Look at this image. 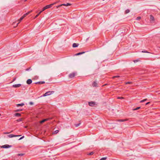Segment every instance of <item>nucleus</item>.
<instances>
[{
    "label": "nucleus",
    "instance_id": "nucleus-1",
    "mask_svg": "<svg viewBox=\"0 0 160 160\" xmlns=\"http://www.w3.org/2000/svg\"><path fill=\"white\" fill-rule=\"evenodd\" d=\"M32 10H31L30 11L24 14V15L22 16L21 17V18H20V19L18 20V22L17 23V25H18L25 17H26L27 15H28L29 13H30L31 12H32Z\"/></svg>",
    "mask_w": 160,
    "mask_h": 160
},
{
    "label": "nucleus",
    "instance_id": "nucleus-2",
    "mask_svg": "<svg viewBox=\"0 0 160 160\" xmlns=\"http://www.w3.org/2000/svg\"><path fill=\"white\" fill-rule=\"evenodd\" d=\"M54 92V91H48L47 92H46L45 93H44L43 96L44 97L49 95L52 93H53Z\"/></svg>",
    "mask_w": 160,
    "mask_h": 160
},
{
    "label": "nucleus",
    "instance_id": "nucleus-3",
    "mask_svg": "<svg viewBox=\"0 0 160 160\" xmlns=\"http://www.w3.org/2000/svg\"><path fill=\"white\" fill-rule=\"evenodd\" d=\"M57 3V2H55L54 3H52V4H50L47 5L45 6V8H46V9H48L49 8H51L52 7V6L55 5V4H56Z\"/></svg>",
    "mask_w": 160,
    "mask_h": 160
},
{
    "label": "nucleus",
    "instance_id": "nucleus-4",
    "mask_svg": "<svg viewBox=\"0 0 160 160\" xmlns=\"http://www.w3.org/2000/svg\"><path fill=\"white\" fill-rule=\"evenodd\" d=\"M12 147L11 145H9L8 144H6L3 145H2L1 146V148H10Z\"/></svg>",
    "mask_w": 160,
    "mask_h": 160
},
{
    "label": "nucleus",
    "instance_id": "nucleus-5",
    "mask_svg": "<svg viewBox=\"0 0 160 160\" xmlns=\"http://www.w3.org/2000/svg\"><path fill=\"white\" fill-rule=\"evenodd\" d=\"M150 20L151 22H153L154 21V18L152 15L150 16Z\"/></svg>",
    "mask_w": 160,
    "mask_h": 160
},
{
    "label": "nucleus",
    "instance_id": "nucleus-6",
    "mask_svg": "<svg viewBox=\"0 0 160 160\" xmlns=\"http://www.w3.org/2000/svg\"><path fill=\"white\" fill-rule=\"evenodd\" d=\"M21 135H14L12 134H11L9 135L8 136L9 138H12L14 137H19L21 136Z\"/></svg>",
    "mask_w": 160,
    "mask_h": 160
},
{
    "label": "nucleus",
    "instance_id": "nucleus-7",
    "mask_svg": "<svg viewBox=\"0 0 160 160\" xmlns=\"http://www.w3.org/2000/svg\"><path fill=\"white\" fill-rule=\"evenodd\" d=\"M95 104V102H88V105L89 106L92 107L94 106Z\"/></svg>",
    "mask_w": 160,
    "mask_h": 160
},
{
    "label": "nucleus",
    "instance_id": "nucleus-8",
    "mask_svg": "<svg viewBox=\"0 0 160 160\" xmlns=\"http://www.w3.org/2000/svg\"><path fill=\"white\" fill-rule=\"evenodd\" d=\"M50 118H49L43 119L40 122V123L42 124L43 123L45 122V121H48V120H50Z\"/></svg>",
    "mask_w": 160,
    "mask_h": 160
},
{
    "label": "nucleus",
    "instance_id": "nucleus-9",
    "mask_svg": "<svg viewBox=\"0 0 160 160\" xmlns=\"http://www.w3.org/2000/svg\"><path fill=\"white\" fill-rule=\"evenodd\" d=\"M75 76V73L73 72L70 73L69 75V77L70 78H72L74 77Z\"/></svg>",
    "mask_w": 160,
    "mask_h": 160
},
{
    "label": "nucleus",
    "instance_id": "nucleus-10",
    "mask_svg": "<svg viewBox=\"0 0 160 160\" xmlns=\"http://www.w3.org/2000/svg\"><path fill=\"white\" fill-rule=\"evenodd\" d=\"M21 86V84H14L12 85V87L15 88L20 87Z\"/></svg>",
    "mask_w": 160,
    "mask_h": 160
},
{
    "label": "nucleus",
    "instance_id": "nucleus-11",
    "mask_svg": "<svg viewBox=\"0 0 160 160\" xmlns=\"http://www.w3.org/2000/svg\"><path fill=\"white\" fill-rule=\"evenodd\" d=\"M32 81L31 79H28L26 81V83L28 84H30L32 83Z\"/></svg>",
    "mask_w": 160,
    "mask_h": 160
},
{
    "label": "nucleus",
    "instance_id": "nucleus-12",
    "mask_svg": "<svg viewBox=\"0 0 160 160\" xmlns=\"http://www.w3.org/2000/svg\"><path fill=\"white\" fill-rule=\"evenodd\" d=\"M92 85L93 87H97V82L96 81H94L93 82Z\"/></svg>",
    "mask_w": 160,
    "mask_h": 160
},
{
    "label": "nucleus",
    "instance_id": "nucleus-13",
    "mask_svg": "<svg viewBox=\"0 0 160 160\" xmlns=\"http://www.w3.org/2000/svg\"><path fill=\"white\" fill-rule=\"evenodd\" d=\"M45 83V82L44 81H40V82H36L34 83L35 84H44Z\"/></svg>",
    "mask_w": 160,
    "mask_h": 160
},
{
    "label": "nucleus",
    "instance_id": "nucleus-14",
    "mask_svg": "<svg viewBox=\"0 0 160 160\" xmlns=\"http://www.w3.org/2000/svg\"><path fill=\"white\" fill-rule=\"evenodd\" d=\"M79 44L76 43H74L72 45V47L73 48H76L78 47Z\"/></svg>",
    "mask_w": 160,
    "mask_h": 160
},
{
    "label": "nucleus",
    "instance_id": "nucleus-15",
    "mask_svg": "<svg viewBox=\"0 0 160 160\" xmlns=\"http://www.w3.org/2000/svg\"><path fill=\"white\" fill-rule=\"evenodd\" d=\"M128 120V119H119L118 120V121L119 122H125V121H127Z\"/></svg>",
    "mask_w": 160,
    "mask_h": 160
},
{
    "label": "nucleus",
    "instance_id": "nucleus-16",
    "mask_svg": "<svg viewBox=\"0 0 160 160\" xmlns=\"http://www.w3.org/2000/svg\"><path fill=\"white\" fill-rule=\"evenodd\" d=\"M85 52H79V53H78L76 54L75 55L76 56L80 55L84 53Z\"/></svg>",
    "mask_w": 160,
    "mask_h": 160
},
{
    "label": "nucleus",
    "instance_id": "nucleus-17",
    "mask_svg": "<svg viewBox=\"0 0 160 160\" xmlns=\"http://www.w3.org/2000/svg\"><path fill=\"white\" fill-rule=\"evenodd\" d=\"M14 115L16 117H20L21 116V114L20 113H16Z\"/></svg>",
    "mask_w": 160,
    "mask_h": 160
},
{
    "label": "nucleus",
    "instance_id": "nucleus-18",
    "mask_svg": "<svg viewBox=\"0 0 160 160\" xmlns=\"http://www.w3.org/2000/svg\"><path fill=\"white\" fill-rule=\"evenodd\" d=\"M24 105V104L23 103H22L21 104H18L17 105V106L18 107L19 106H22Z\"/></svg>",
    "mask_w": 160,
    "mask_h": 160
},
{
    "label": "nucleus",
    "instance_id": "nucleus-19",
    "mask_svg": "<svg viewBox=\"0 0 160 160\" xmlns=\"http://www.w3.org/2000/svg\"><path fill=\"white\" fill-rule=\"evenodd\" d=\"M62 6H68L71 5V4L70 3H67L66 4H62Z\"/></svg>",
    "mask_w": 160,
    "mask_h": 160
},
{
    "label": "nucleus",
    "instance_id": "nucleus-20",
    "mask_svg": "<svg viewBox=\"0 0 160 160\" xmlns=\"http://www.w3.org/2000/svg\"><path fill=\"white\" fill-rule=\"evenodd\" d=\"M140 108H141V107H137L136 108L133 109H132V110L133 111H135V110H138V109H140Z\"/></svg>",
    "mask_w": 160,
    "mask_h": 160
},
{
    "label": "nucleus",
    "instance_id": "nucleus-21",
    "mask_svg": "<svg viewBox=\"0 0 160 160\" xmlns=\"http://www.w3.org/2000/svg\"><path fill=\"white\" fill-rule=\"evenodd\" d=\"M147 100H148V99H147V98L144 99H143V100L140 101V102L142 103V102H144L147 101Z\"/></svg>",
    "mask_w": 160,
    "mask_h": 160
},
{
    "label": "nucleus",
    "instance_id": "nucleus-22",
    "mask_svg": "<svg viewBox=\"0 0 160 160\" xmlns=\"http://www.w3.org/2000/svg\"><path fill=\"white\" fill-rule=\"evenodd\" d=\"M24 154H25L24 153H18V154L17 155L18 156H21L24 155Z\"/></svg>",
    "mask_w": 160,
    "mask_h": 160
},
{
    "label": "nucleus",
    "instance_id": "nucleus-23",
    "mask_svg": "<svg viewBox=\"0 0 160 160\" xmlns=\"http://www.w3.org/2000/svg\"><path fill=\"white\" fill-rule=\"evenodd\" d=\"M132 83V82H125L126 84H131Z\"/></svg>",
    "mask_w": 160,
    "mask_h": 160
},
{
    "label": "nucleus",
    "instance_id": "nucleus-24",
    "mask_svg": "<svg viewBox=\"0 0 160 160\" xmlns=\"http://www.w3.org/2000/svg\"><path fill=\"white\" fill-rule=\"evenodd\" d=\"M22 110V109H17L15 110V112H20Z\"/></svg>",
    "mask_w": 160,
    "mask_h": 160
},
{
    "label": "nucleus",
    "instance_id": "nucleus-25",
    "mask_svg": "<svg viewBox=\"0 0 160 160\" xmlns=\"http://www.w3.org/2000/svg\"><path fill=\"white\" fill-rule=\"evenodd\" d=\"M130 12V10L128 9H127L125 11V13H128Z\"/></svg>",
    "mask_w": 160,
    "mask_h": 160
},
{
    "label": "nucleus",
    "instance_id": "nucleus-26",
    "mask_svg": "<svg viewBox=\"0 0 160 160\" xmlns=\"http://www.w3.org/2000/svg\"><path fill=\"white\" fill-rule=\"evenodd\" d=\"M107 159V157H103L100 160H105Z\"/></svg>",
    "mask_w": 160,
    "mask_h": 160
},
{
    "label": "nucleus",
    "instance_id": "nucleus-27",
    "mask_svg": "<svg viewBox=\"0 0 160 160\" xmlns=\"http://www.w3.org/2000/svg\"><path fill=\"white\" fill-rule=\"evenodd\" d=\"M141 19V17H138L137 18L136 20H139Z\"/></svg>",
    "mask_w": 160,
    "mask_h": 160
},
{
    "label": "nucleus",
    "instance_id": "nucleus-28",
    "mask_svg": "<svg viewBox=\"0 0 160 160\" xmlns=\"http://www.w3.org/2000/svg\"><path fill=\"white\" fill-rule=\"evenodd\" d=\"M120 77V76L118 75V76H114L112 78H119Z\"/></svg>",
    "mask_w": 160,
    "mask_h": 160
},
{
    "label": "nucleus",
    "instance_id": "nucleus-29",
    "mask_svg": "<svg viewBox=\"0 0 160 160\" xmlns=\"http://www.w3.org/2000/svg\"><path fill=\"white\" fill-rule=\"evenodd\" d=\"M80 124H81V123H78L77 124H75V126L76 127H78L79 126V125H80Z\"/></svg>",
    "mask_w": 160,
    "mask_h": 160
},
{
    "label": "nucleus",
    "instance_id": "nucleus-30",
    "mask_svg": "<svg viewBox=\"0 0 160 160\" xmlns=\"http://www.w3.org/2000/svg\"><path fill=\"white\" fill-rule=\"evenodd\" d=\"M59 132V131L58 130H57L55 131L54 132V134H57V133Z\"/></svg>",
    "mask_w": 160,
    "mask_h": 160
},
{
    "label": "nucleus",
    "instance_id": "nucleus-31",
    "mask_svg": "<svg viewBox=\"0 0 160 160\" xmlns=\"http://www.w3.org/2000/svg\"><path fill=\"white\" fill-rule=\"evenodd\" d=\"M22 118H19L17 120V121L18 122L22 121Z\"/></svg>",
    "mask_w": 160,
    "mask_h": 160
},
{
    "label": "nucleus",
    "instance_id": "nucleus-32",
    "mask_svg": "<svg viewBox=\"0 0 160 160\" xmlns=\"http://www.w3.org/2000/svg\"><path fill=\"white\" fill-rule=\"evenodd\" d=\"M94 153V152H91L90 153H89L88 155H92Z\"/></svg>",
    "mask_w": 160,
    "mask_h": 160
},
{
    "label": "nucleus",
    "instance_id": "nucleus-33",
    "mask_svg": "<svg viewBox=\"0 0 160 160\" xmlns=\"http://www.w3.org/2000/svg\"><path fill=\"white\" fill-rule=\"evenodd\" d=\"M29 104L30 105H32L33 104V103L32 102H29Z\"/></svg>",
    "mask_w": 160,
    "mask_h": 160
},
{
    "label": "nucleus",
    "instance_id": "nucleus-34",
    "mask_svg": "<svg viewBox=\"0 0 160 160\" xmlns=\"http://www.w3.org/2000/svg\"><path fill=\"white\" fill-rule=\"evenodd\" d=\"M124 98L122 97H118L117 98L118 99H123Z\"/></svg>",
    "mask_w": 160,
    "mask_h": 160
},
{
    "label": "nucleus",
    "instance_id": "nucleus-35",
    "mask_svg": "<svg viewBox=\"0 0 160 160\" xmlns=\"http://www.w3.org/2000/svg\"><path fill=\"white\" fill-rule=\"evenodd\" d=\"M46 9V8H45V7H44L42 9V12L44 11Z\"/></svg>",
    "mask_w": 160,
    "mask_h": 160
},
{
    "label": "nucleus",
    "instance_id": "nucleus-36",
    "mask_svg": "<svg viewBox=\"0 0 160 160\" xmlns=\"http://www.w3.org/2000/svg\"><path fill=\"white\" fill-rule=\"evenodd\" d=\"M24 138V136H22V137H21L18 140H20L21 139H23V138Z\"/></svg>",
    "mask_w": 160,
    "mask_h": 160
},
{
    "label": "nucleus",
    "instance_id": "nucleus-37",
    "mask_svg": "<svg viewBox=\"0 0 160 160\" xmlns=\"http://www.w3.org/2000/svg\"><path fill=\"white\" fill-rule=\"evenodd\" d=\"M62 6V4H61V5H58V6H57L56 7H57V8H59V7H61V6Z\"/></svg>",
    "mask_w": 160,
    "mask_h": 160
},
{
    "label": "nucleus",
    "instance_id": "nucleus-38",
    "mask_svg": "<svg viewBox=\"0 0 160 160\" xmlns=\"http://www.w3.org/2000/svg\"><path fill=\"white\" fill-rule=\"evenodd\" d=\"M142 52H145V53H148V52L147 51H142Z\"/></svg>",
    "mask_w": 160,
    "mask_h": 160
},
{
    "label": "nucleus",
    "instance_id": "nucleus-39",
    "mask_svg": "<svg viewBox=\"0 0 160 160\" xmlns=\"http://www.w3.org/2000/svg\"><path fill=\"white\" fill-rule=\"evenodd\" d=\"M42 12V11H40L38 14V15H39L41 13V12Z\"/></svg>",
    "mask_w": 160,
    "mask_h": 160
},
{
    "label": "nucleus",
    "instance_id": "nucleus-40",
    "mask_svg": "<svg viewBox=\"0 0 160 160\" xmlns=\"http://www.w3.org/2000/svg\"><path fill=\"white\" fill-rule=\"evenodd\" d=\"M30 69V68H28L27 69H26V71H28L29 70V69Z\"/></svg>",
    "mask_w": 160,
    "mask_h": 160
},
{
    "label": "nucleus",
    "instance_id": "nucleus-41",
    "mask_svg": "<svg viewBox=\"0 0 160 160\" xmlns=\"http://www.w3.org/2000/svg\"><path fill=\"white\" fill-rule=\"evenodd\" d=\"M150 103V102H147V103H146L145 104L146 105H147L149 103Z\"/></svg>",
    "mask_w": 160,
    "mask_h": 160
},
{
    "label": "nucleus",
    "instance_id": "nucleus-42",
    "mask_svg": "<svg viewBox=\"0 0 160 160\" xmlns=\"http://www.w3.org/2000/svg\"><path fill=\"white\" fill-rule=\"evenodd\" d=\"M39 15L37 14L35 17V18H37Z\"/></svg>",
    "mask_w": 160,
    "mask_h": 160
},
{
    "label": "nucleus",
    "instance_id": "nucleus-43",
    "mask_svg": "<svg viewBox=\"0 0 160 160\" xmlns=\"http://www.w3.org/2000/svg\"><path fill=\"white\" fill-rule=\"evenodd\" d=\"M107 84H105L104 85H103V86H105V85H106Z\"/></svg>",
    "mask_w": 160,
    "mask_h": 160
},
{
    "label": "nucleus",
    "instance_id": "nucleus-44",
    "mask_svg": "<svg viewBox=\"0 0 160 160\" xmlns=\"http://www.w3.org/2000/svg\"><path fill=\"white\" fill-rule=\"evenodd\" d=\"M15 79H16V78H14V79L13 80V81H14L15 80Z\"/></svg>",
    "mask_w": 160,
    "mask_h": 160
},
{
    "label": "nucleus",
    "instance_id": "nucleus-45",
    "mask_svg": "<svg viewBox=\"0 0 160 160\" xmlns=\"http://www.w3.org/2000/svg\"><path fill=\"white\" fill-rule=\"evenodd\" d=\"M5 133V134H8V133H9V132H6V133Z\"/></svg>",
    "mask_w": 160,
    "mask_h": 160
},
{
    "label": "nucleus",
    "instance_id": "nucleus-46",
    "mask_svg": "<svg viewBox=\"0 0 160 160\" xmlns=\"http://www.w3.org/2000/svg\"><path fill=\"white\" fill-rule=\"evenodd\" d=\"M27 0H24V1H25H25H27Z\"/></svg>",
    "mask_w": 160,
    "mask_h": 160
},
{
    "label": "nucleus",
    "instance_id": "nucleus-47",
    "mask_svg": "<svg viewBox=\"0 0 160 160\" xmlns=\"http://www.w3.org/2000/svg\"><path fill=\"white\" fill-rule=\"evenodd\" d=\"M103 1H104L105 0H102Z\"/></svg>",
    "mask_w": 160,
    "mask_h": 160
},
{
    "label": "nucleus",
    "instance_id": "nucleus-48",
    "mask_svg": "<svg viewBox=\"0 0 160 160\" xmlns=\"http://www.w3.org/2000/svg\"><path fill=\"white\" fill-rule=\"evenodd\" d=\"M1 115V114H0V116Z\"/></svg>",
    "mask_w": 160,
    "mask_h": 160
}]
</instances>
